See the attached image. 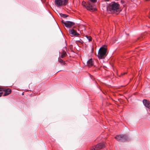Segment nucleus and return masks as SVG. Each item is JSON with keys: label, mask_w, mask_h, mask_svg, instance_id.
I'll return each mask as SVG.
<instances>
[{"label": "nucleus", "mask_w": 150, "mask_h": 150, "mask_svg": "<svg viewBox=\"0 0 150 150\" xmlns=\"http://www.w3.org/2000/svg\"><path fill=\"white\" fill-rule=\"evenodd\" d=\"M107 10L110 13H119L121 11L120 5L115 1L112 2L107 6Z\"/></svg>", "instance_id": "obj_1"}, {"label": "nucleus", "mask_w": 150, "mask_h": 150, "mask_svg": "<svg viewBox=\"0 0 150 150\" xmlns=\"http://www.w3.org/2000/svg\"><path fill=\"white\" fill-rule=\"evenodd\" d=\"M107 48L106 45H103L100 48L98 57L99 59H104L106 56Z\"/></svg>", "instance_id": "obj_2"}, {"label": "nucleus", "mask_w": 150, "mask_h": 150, "mask_svg": "<svg viewBox=\"0 0 150 150\" xmlns=\"http://www.w3.org/2000/svg\"><path fill=\"white\" fill-rule=\"evenodd\" d=\"M82 5L86 9L91 12H93L96 10V8L94 4H93L89 3L86 4L85 1L82 2Z\"/></svg>", "instance_id": "obj_3"}, {"label": "nucleus", "mask_w": 150, "mask_h": 150, "mask_svg": "<svg viewBox=\"0 0 150 150\" xmlns=\"http://www.w3.org/2000/svg\"><path fill=\"white\" fill-rule=\"evenodd\" d=\"M115 138L117 141L120 142H124L128 140V136L125 134L117 135L115 137Z\"/></svg>", "instance_id": "obj_4"}, {"label": "nucleus", "mask_w": 150, "mask_h": 150, "mask_svg": "<svg viewBox=\"0 0 150 150\" xmlns=\"http://www.w3.org/2000/svg\"><path fill=\"white\" fill-rule=\"evenodd\" d=\"M104 147L105 145L103 143H99L92 147L90 150H99Z\"/></svg>", "instance_id": "obj_5"}, {"label": "nucleus", "mask_w": 150, "mask_h": 150, "mask_svg": "<svg viewBox=\"0 0 150 150\" xmlns=\"http://www.w3.org/2000/svg\"><path fill=\"white\" fill-rule=\"evenodd\" d=\"M62 22L63 24L66 27L68 28L71 27L72 25L74 24V23L70 21H67L66 22H64V21L62 20Z\"/></svg>", "instance_id": "obj_6"}, {"label": "nucleus", "mask_w": 150, "mask_h": 150, "mask_svg": "<svg viewBox=\"0 0 150 150\" xmlns=\"http://www.w3.org/2000/svg\"><path fill=\"white\" fill-rule=\"evenodd\" d=\"M69 33L71 35V36H77L79 35V34L76 31L73 29H70L69 30Z\"/></svg>", "instance_id": "obj_7"}, {"label": "nucleus", "mask_w": 150, "mask_h": 150, "mask_svg": "<svg viewBox=\"0 0 150 150\" xmlns=\"http://www.w3.org/2000/svg\"><path fill=\"white\" fill-rule=\"evenodd\" d=\"M143 103L145 106L150 109V102L146 99H144L143 101Z\"/></svg>", "instance_id": "obj_8"}, {"label": "nucleus", "mask_w": 150, "mask_h": 150, "mask_svg": "<svg viewBox=\"0 0 150 150\" xmlns=\"http://www.w3.org/2000/svg\"><path fill=\"white\" fill-rule=\"evenodd\" d=\"M87 65L89 67H91L94 64L93 60L91 58L89 59L87 62Z\"/></svg>", "instance_id": "obj_9"}, {"label": "nucleus", "mask_w": 150, "mask_h": 150, "mask_svg": "<svg viewBox=\"0 0 150 150\" xmlns=\"http://www.w3.org/2000/svg\"><path fill=\"white\" fill-rule=\"evenodd\" d=\"M55 4L58 6H61L63 4L62 0H55Z\"/></svg>", "instance_id": "obj_10"}, {"label": "nucleus", "mask_w": 150, "mask_h": 150, "mask_svg": "<svg viewBox=\"0 0 150 150\" xmlns=\"http://www.w3.org/2000/svg\"><path fill=\"white\" fill-rule=\"evenodd\" d=\"M11 92V90L10 89H6L4 91L3 96H5L9 95Z\"/></svg>", "instance_id": "obj_11"}, {"label": "nucleus", "mask_w": 150, "mask_h": 150, "mask_svg": "<svg viewBox=\"0 0 150 150\" xmlns=\"http://www.w3.org/2000/svg\"><path fill=\"white\" fill-rule=\"evenodd\" d=\"M66 52H63L62 54H61V57L62 58H63L64 57L66 56Z\"/></svg>", "instance_id": "obj_12"}, {"label": "nucleus", "mask_w": 150, "mask_h": 150, "mask_svg": "<svg viewBox=\"0 0 150 150\" xmlns=\"http://www.w3.org/2000/svg\"><path fill=\"white\" fill-rule=\"evenodd\" d=\"M63 4L64 5H66L68 2V0H63L62 1Z\"/></svg>", "instance_id": "obj_13"}, {"label": "nucleus", "mask_w": 150, "mask_h": 150, "mask_svg": "<svg viewBox=\"0 0 150 150\" xmlns=\"http://www.w3.org/2000/svg\"><path fill=\"white\" fill-rule=\"evenodd\" d=\"M87 39L89 41H91L92 40V38L91 36H86Z\"/></svg>", "instance_id": "obj_14"}, {"label": "nucleus", "mask_w": 150, "mask_h": 150, "mask_svg": "<svg viewBox=\"0 0 150 150\" xmlns=\"http://www.w3.org/2000/svg\"><path fill=\"white\" fill-rule=\"evenodd\" d=\"M59 61L60 63H62V64H64L65 63V62L62 59H60Z\"/></svg>", "instance_id": "obj_15"}, {"label": "nucleus", "mask_w": 150, "mask_h": 150, "mask_svg": "<svg viewBox=\"0 0 150 150\" xmlns=\"http://www.w3.org/2000/svg\"><path fill=\"white\" fill-rule=\"evenodd\" d=\"M61 15H62V17L64 18H66V17H67V16H68V15H66V14H62V13H61Z\"/></svg>", "instance_id": "obj_16"}, {"label": "nucleus", "mask_w": 150, "mask_h": 150, "mask_svg": "<svg viewBox=\"0 0 150 150\" xmlns=\"http://www.w3.org/2000/svg\"><path fill=\"white\" fill-rule=\"evenodd\" d=\"M91 2L93 3H95L96 2L97 0H90Z\"/></svg>", "instance_id": "obj_17"}, {"label": "nucleus", "mask_w": 150, "mask_h": 150, "mask_svg": "<svg viewBox=\"0 0 150 150\" xmlns=\"http://www.w3.org/2000/svg\"><path fill=\"white\" fill-rule=\"evenodd\" d=\"M3 93L2 92H1L0 93V97H1L2 96Z\"/></svg>", "instance_id": "obj_18"}, {"label": "nucleus", "mask_w": 150, "mask_h": 150, "mask_svg": "<svg viewBox=\"0 0 150 150\" xmlns=\"http://www.w3.org/2000/svg\"><path fill=\"white\" fill-rule=\"evenodd\" d=\"M2 90V88H0V91H1Z\"/></svg>", "instance_id": "obj_19"}, {"label": "nucleus", "mask_w": 150, "mask_h": 150, "mask_svg": "<svg viewBox=\"0 0 150 150\" xmlns=\"http://www.w3.org/2000/svg\"><path fill=\"white\" fill-rule=\"evenodd\" d=\"M105 1H109L110 0H104Z\"/></svg>", "instance_id": "obj_20"}, {"label": "nucleus", "mask_w": 150, "mask_h": 150, "mask_svg": "<svg viewBox=\"0 0 150 150\" xmlns=\"http://www.w3.org/2000/svg\"><path fill=\"white\" fill-rule=\"evenodd\" d=\"M59 15H60V16L61 17H62V15H61V13H59Z\"/></svg>", "instance_id": "obj_21"}, {"label": "nucleus", "mask_w": 150, "mask_h": 150, "mask_svg": "<svg viewBox=\"0 0 150 150\" xmlns=\"http://www.w3.org/2000/svg\"><path fill=\"white\" fill-rule=\"evenodd\" d=\"M78 41L79 42H81V41H79V40H78V41Z\"/></svg>", "instance_id": "obj_22"}]
</instances>
